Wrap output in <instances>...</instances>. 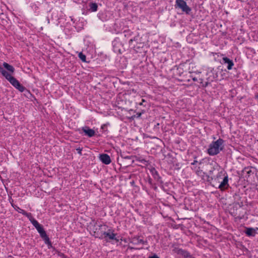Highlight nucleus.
<instances>
[{
  "label": "nucleus",
  "mask_w": 258,
  "mask_h": 258,
  "mask_svg": "<svg viewBox=\"0 0 258 258\" xmlns=\"http://www.w3.org/2000/svg\"><path fill=\"white\" fill-rule=\"evenodd\" d=\"M214 180L219 183L217 184L218 187L221 190L227 189L229 187L228 177L224 171L219 172L215 177Z\"/></svg>",
  "instance_id": "f257e3e1"
},
{
  "label": "nucleus",
  "mask_w": 258,
  "mask_h": 258,
  "mask_svg": "<svg viewBox=\"0 0 258 258\" xmlns=\"http://www.w3.org/2000/svg\"><path fill=\"white\" fill-rule=\"evenodd\" d=\"M94 236L96 238H99L100 239L105 238V240L108 242L109 240H113L115 239L116 234L113 233V231L111 229H108L107 231H94Z\"/></svg>",
  "instance_id": "f03ea898"
},
{
  "label": "nucleus",
  "mask_w": 258,
  "mask_h": 258,
  "mask_svg": "<svg viewBox=\"0 0 258 258\" xmlns=\"http://www.w3.org/2000/svg\"><path fill=\"white\" fill-rule=\"evenodd\" d=\"M223 143L222 139H219L215 142H213L209 146L208 152L210 155H215L218 154L220 150H222L220 147Z\"/></svg>",
  "instance_id": "7ed1b4c3"
},
{
  "label": "nucleus",
  "mask_w": 258,
  "mask_h": 258,
  "mask_svg": "<svg viewBox=\"0 0 258 258\" xmlns=\"http://www.w3.org/2000/svg\"><path fill=\"white\" fill-rule=\"evenodd\" d=\"M243 205V203L242 202L240 203H235V205L233 207V211L231 212V213L234 216L236 217V218L237 219H242L244 218L245 212L242 208Z\"/></svg>",
  "instance_id": "20e7f679"
},
{
  "label": "nucleus",
  "mask_w": 258,
  "mask_h": 258,
  "mask_svg": "<svg viewBox=\"0 0 258 258\" xmlns=\"http://www.w3.org/2000/svg\"><path fill=\"white\" fill-rule=\"evenodd\" d=\"M3 76L5 77L14 87L20 92H23L25 90V88L15 78L12 76L7 72Z\"/></svg>",
  "instance_id": "39448f33"
},
{
  "label": "nucleus",
  "mask_w": 258,
  "mask_h": 258,
  "mask_svg": "<svg viewBox=\"0 0 258 258\" xmlns=\"http://www.w3.org/2000/svg\"><path fill=\"white\" fill-rule=\"evenodd\" d=\"M175 8H178L186 14L191 11V9L186 5V2L183 0H176Z\"/></svg>",
  "instance_id": "423d86ee"
},
{
  "label": "nucleus",
  "mask_w": 258,
  "mask_h": 258,
  "mask_svg": "<svg viewBox=\"0 0 258 258\" xmlns=\"http://www.w3.org/2000/svg\"><path fill=\"white\" fill-rule=\"evenodd\" d=\"M40 235V237L43 239L45 244H47L48 247L49 248L52 247V244L50 241L49 238L46 234L44 228L42 229L40 232H38Z\"/></svg>",
  "instance_id": "0eeeda50"
},
{
  "label": "nucleus",
  "mask_w": 258,
  "mask_h": 258,
  "mask_svg": "<svg viewBox=\"0 0 258 258\" xmlns=\"http://www.w3.org/2000/svg\"><path fill=\"white\" fill-rule=\"evenodd\" d=\"M129 242L134 245H138L140 243L144 244L145 243H147V241H145L143 239H141L139 236H135L130 238Z\"/></svg>",
  "instance_id": "6e6552de"
},
{
  "label": "nucleus",
  "mask_w": 258,
  "mask_h": 258,
  "mask_svg": "<svg viewBox=\"0 0 258 258\" xmlns=\"http://www.w3.org/2000/svg\"><path fill=\"white\" fill-rule=\"evenodd\" d=\"M99 159L103 163L106 165L110 164L111 161L110 156L107 154H100Z\"/></svg>",
  "instance_id": "1a4fd4ad"
},
{
  "label": "nucleus",
  "mask_w": 258,
  "mask_h": 258,
  "mask_svg": "<svg viewBox=\"0 0 258 258\" xmlns=\"http://www.w3.org/2000/svg\"><path fill=\"white\" fill-rule=\"evenodd\" d=\"M82 130L85 135L89 137H92L95 135V131L88 126L83 127Z\"/></svg>",
  "instance_id": "9d476101"
},
{
  "label": "nucleus",
  "mask_w": 258,
  "mask_h": 258,
  "mask_svg": "<svg viewBox=\"0 0 258 258\" xmlns=\"http://www.w3.org/2000/svg\"><path fill=\"white\" fill-rule=\"evenodd\" d=\"M223 61L224 63H227V69L228 70H231L232 67L234 65L233 62L232 60L230 59L227 57H224L223 58Z\"/></svg>",
  "instance_id": "9b49d317"
},
{
  "label": "nucleus",
  "mask_w": 258,
  "mask_h": 258,
  "mask_svg": "<svg viewBox=\"0 0 258 258\" xmlns=\"http://www.w3.org/2000/svg\"><path fill=\"white\" fill-rule=\"evenodd\" d=\"M107 226L105 225H100L96 227V226H94V227L93 229V232L94 231H99L101 232L102 231H105L106 230Z\"/></svg>",
  "instance_id": "f8f14e48"
},
{
  "label": "nucleus",
  "mask_w": 258,
  "mask_h": 258,
  "mask_svg": "<svg viewBox=\"0 0 258 258\" xmlns=\"http://www.w3.org/2000/svg\"><path fill=\"white\" fill-rule=\"evenodd\" d=\"M3 66L6 69H7L9 72L11 73H13L15 71L14 68L7 62H4Z\"/></svg>",
  "instance_id": "ddd939ff"
},
{
  "label": "nucleus",
  "mask_w": 258,
  "mask_h": 258,
  "mask_svg": "<svg viewBox=\"0 0 258 258\" xmlns=\"http://www.w3.org/2000/svg\"><path fill=\"white\" fill-rule=\"evenodd\" d=\"M32 225L35 227L38 232L43 229V226L40 225L37 221H33Z\"/></svg>",
  "instance_id": "4468645a"
},
{
  "label": "nucleus",
  "mask_w": 258,
  "mask_h": 258,
  "mask_svg": "<svg viewBox=\"0 0 258 258\" xmlns=\"http://www.w3.org/2000/svg\"><path fill=\"white\" fill-rule=\"evenodd\" d=\"M179 253L182 255L185 258H191V256L187 251L181 250L179 251Z\"/></svg>",
  "instance_id": "2eb2a0df"
},
{
  "label": "nucleus",
  "mask_w": 258,
  "mask_h": 258,
  "mask_svg": "<svg viewBox=\"0 0 258 258\" xmlns=\"http://www.w3.org/2000/svg\"><path fill=\"white\" fill-rule=\"evenodd\" d=\"M23 213H24L23 215L27 217L29 219V220H30V221L31 222L32 224V222L33 221H36L35 219L33 218V217L32 216L31 213H27L26 212H23Z\"/></svg>",
  "instance_id": "dca6fc26"
},
{
  "label": "nucleus",
  "mask_w": 258,
  "mask_h": 258,
  "mask_svg": "<svg viewBox=\"0 0 258 258\" xmlns=\"http://www.w3.org/2000/svg\"><path fill=\"white\" fill-rule=\"evenodd\" d=\"M254 230L252 228H247L245 231V233L248 236H254Z\"/></svg>",
  "instance_id": "f3484780"
},
{
  "label": "nucleus",
  "mask_w": 258,
  "mask_h": 258,
  "mask_svg": "<svg viewBox=\"0 0 258 258\" xmlns=\"http://www.w3.org/2000/svg\"><path fill=\"white\" fill-rule=\"evenodd\" d=\"M98 6L96 3H91L90 4V10L92 12H96L97 11Z\"/></svg>",
  "instance_id": "a211bd4d"
},
{
  "label": "nucleus",
  "mask_w": 258,
  "mask_h": 258,
  "mask_svg": "<svg viewBox=\"0 0 258 258\" xmlns=\"http://www.w3.org/2000/svg\"><path fill=\"white\" fill-rule=\"evenodd\" d=\"M79 57L80 59L83 62H86V55L84 54L82 52H80L79 54Z\"/></svg>",
  "instance_id": "6ab92c4d"
},
{
  "label": "nucleus",
  "mask_w": 258,
  "mask_h": 258,
  "mask_svg": "<svg viewBox=\"0 0 258 258\" xmlns=\"http://www.w3.org/2000/svg\"><path fill=\"white\" fill-rule=\"evenodd\" d=\"M6 72L7 71L5 70L2 66H0V73L2 74V75L3 76L5 75Z\"/></svg>",
  "instance_id": "aec40b11"
},
{
  "label": "nucleus",
  "mask_w": 258,
  "mask_h": 258,
  "mask_svg": "<svg viewBox=\"0 0 258 258\" xmlns=\"http://www.w3.org/2000/svg\"><path fill=\"white\" fill-rule=\"evenodd\" d=\"M58 255L62 258H67V257L62 253L58 252Z\"/></svg>",
  "instance_id": "412c9836"
},
{
  "label": "nucleus",
  "mask_w": 258,
  "mask_h": 258,
  "mask_svg": "<svg viewBox=\"0 0 258 258\" xmlns=\"http://www.w3.org/2000/svg\"><path fill=\"white\" fill-rule=\"evenodd\" d=\"M196 173L198 175H201L202 176V173H204V172H203V170H196Z\"/></svg>",
  "instance_id": "4be33fe9"
},
{
  "label": "nucleus",
  "mask_w": 258,
  "mask_h": 258,
  "mask_svg": "<svg viewBox=\"0 0 258 258\" xmlns=\"http://www.w3.org/2000/svg\"><path fill=\"white\" fill-rule=\"evenodd\" d=\"M17 211L20 213H21L23 215V212H26L25 210H23V209H20V208L19 207H17Z\"/></svg>",
  "instance_id": "5701e85b"
},
{
  "label": "nucleus",
  "mask_w": 258,
  "mask_h": 258,
  "mask_svg": "<svg viewBox=\"0 0 258 258\" xmlns=\"http://www.w3.org/2000/svg\"><path fill=\"white\" fill-rule=\"evenodd\" d=\"M76 150L78 151V154L80 155H82V148H78L76 149Z\"/></svg>",
  "instance_id": "b1692460"
},
{
  "label": "nucleus",
  "mask_w": 258,
  "mask_h": 258,
  "mask_svg": "<svg viewBox=\"0 0 258 258\" xmlns=\"http://www.w3.org/2000/svg\"><path fill=\"white\" fill-rule=\"evenodd\" d=\"M148 258H160L159 256H158L156 254H154L152 256H149Z\"/></svg>",
  "instance_id": "393cba45"
},
{
  "label": "nucleus",
  "mask_w": 258,
  "mask_h": 258,
  "mask_svg": "<svg viewBox=\"0 0 258 258\" xmlns=\"http://www.w3.org/2000/svg\"><path fill=\"white\" fill-rule=\"evenodd\" d=\"M128 249H139V248H135L132 246H131L130 245L128 246Z\"/></svg>",
  "instance_id": "a878e982"
},
{
  "label": "nucleus",
  "mask_w": 258,
  "mask_h": 258,
  "mask_svg": "<svg viewBox=\"0 0 258 258\" xmlns=\"http://www.w3.org/2000/svg\"><path fill=\"white\" fill-rule=\"evenodd\" d=\"M146 102L145 100L144 99H142V102L139 103V105H143V103Z\"/></svg>",
  "instance_id": "bb28decb"
},
{
  "label": "nucleus",
  "mask_w": 258,
  "mask_h": 258,
  "mask_svg": "<svg viewBox=\"0 0 258 258\" xmlns=\"http://www.w3.org/2000/svg\"><path fill=\"white\" fill-rule=\"evenodd\" d=\"M133 41V40L132 39H130L129 41V43L131 44Z\"/></svg>",
  "instance_id": "cd10ccee"
},
{
  "label": "nucleus",
  "mask_w": 258,
  "mask_h": 258,
  "mask_svg": "<svg viewBox=\"0 0 258 258\" xmlns=\"http://www.w3.org/2000/svg\"><path fill=\"white\" fill-rule=\"evenodd\" d=\"M113 240H115L116 242H118L119 241V240L116 237H115V239H113Z\"/></svg>",
  "instance_id": "c85d7f7f"
},
{
  "label": "nucleus",
  "mask_w": 258,
  "mask_h": 258,
  "mask_svg": "<svg viewBox=\"0 0 258 258\" xmlns=\"http://www.w3.org/2000/svg\"><path fill=\"white\" fill-rule=\"evenodd\" d=\"M194 163H195V166L197 164V163H198V162L197 161L195 160Z\"/></svg>",
  "instance_id": "c756f323"
},
{
  "label": "nucleus",
  "mask_w": 258,
  "mask_h": 258,
  "mask_svg": "<svg viewBox=\"0 0 258 258\" xmlns=\"http://www.w3.org/2000/svg\"><path fill=\"white\" fill-rule=\"evenodd\" d=\"M190 35H191V34H190V35H188V37H187V40L189 39V38L190 37Z\"/></svg>",
  "instance_id": "7c9ffc66"
},
{
  "label": "nucleus",
  "mask_w": 258,
  "mask_h": 258,
  "mask_svg": "<svg viewBox=\"0 0 258 258\" xmlns=\"http://www.w3.org/2000/svg\"><path fill=\"white\" fill-rule=\"evenodd\" d=\"M250 172H251V170H249V171H247V173L248 174H249Z\"/></svg>",
  "instance_id": "2f4dec72"
},
{
  "label": "nucleus",
  "mask_w": 258,
  "mask_h": 258,
  "mask_svg": "<svg viewBox=\"0 0 258 258\" xmlns=\"http://www.w3.org/2000/svg\"><path fill=\"white\" fill-rule=\"evenodd\" d=\"M141 113L138 114L139 116H140L141 115Z\"/></svg>",
  "instance_id": "473e14b6"
},
{
  "label": "nucleus",
  "mask_w": 258,
  "mask_h": 258,
  "mask_svg": "<svg viewBox=\"0 0 258 258\" xmlns=\"http://www.w3.org/2000/svg\"><path fill=\"white\" fill-rule=\"evenodd\" d=\"M141 113L138 114L139 116H140L141 115Z\"/></svg>",
  "instance_id": "72a5a7b5"
}]
</instances>
